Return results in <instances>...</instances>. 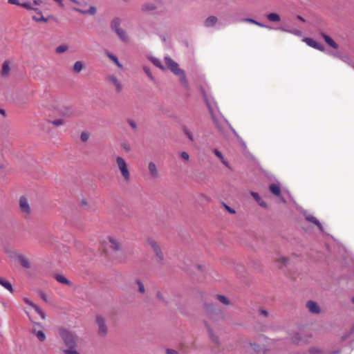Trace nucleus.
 <instances>
[{
	"instance_id": "1",
	"label": "nucleus",
	"mask_w": 354,
	"mask_h": 354,
	"mask_svg": "<svg viewBox=\"0 0 354 354\" xmlns=\"http://www.w3.org/2000/svg\"><path fill=\"white\" fill-rule=\"evenodd\" d=\"M165 61L167 66L169 70L176 75L179 77V80L183 86L188 89L189 83L187 80L185 71L179 68L178 64L174 62L171 57L167 56L165 57Z\"/></svg>"
},
{
	"instance_id": "2",
	"label": "nucleus",
	"mask_w": 354,
	"mask_h": 354,
	"mask_svg": "<svg viewBox=\"0 0 354 354\" xmlns=\"http://www.w3.org/2000/svg\"><path fill=\"white\" fill-rule=\"evenodd\" d=\"M59 333L64 345L67 347L66 349L77 348L78 337L75 333L66 328L59 329Z\"/></svg>"
},
{
	"instance_id": "3",
	"label": "nucleus",
	"mask_w": 354,
	"mask_h": 354,
	"mask_svg": "<svg viewBox=\"0 0 354 354\" xmlns=\"http://www.w3.org/2000/svg\"><path fill=\"white\" fill-rule=\"evenodd\" d=\"M121 19L119 17H115L111 21L110 27L112 31H113L117 36L124 42H127L129 37L126 31L120 27Z\"/></svg>"
},
{
	"instance_id": "4",
	"label": "nucleus",
	"mask_w": 354,
	"mask_h": 354,
	"mask_svg": "<svg viewBox=\"0 0 354 354\" xmlns=\"http://www.w3.org/2000/svg\"><path fill=\"white\" fill-rule=\"evenodd\" d=\"M116 162L122 176L124 178V180H129L130 178V174L128 170L127 165L124 159L122 158V157H118L116 159Z\"/></svg>"
},
{
	"instance_id": "5",
	"label": "nucleus",
	"mask_w": 354,
	"mask_h": 354,
	"mask_svg": "<svg viewBox=\"0 0 354 354\" xmlns=\"http://www.w3.org/2000/svg\"><path fill=\"white\" fill-rule=\"evenodd\" d=\"M33 328L31 330L32 334L35 335L40 342H44L46 339V335L43 332V325L39 322H33Z\"/></svg>"
},
{
	"instance_id": "6",
	"label": "nucleus",
	"mask_w": 354,
	"mask_h": 354,
	"mask_svg": "<svg viewBox=\"0 0 354 354\" xmlns=\"http://www.w3.org/2000/svg\"><path fill=\"white\" fill-rule=\"evenodd\" d=\"M96 323L98 325V335L105 336L107 333V327L104 318L100 315H97L96 317Z\"/></svg>"
},
{
	"instance_id": "7",
	"label": "nucleus",
	"mask_w": 354,
	"mask_h": 354,
	"mask_svg": "<svg viewBox=\"0 0 354 354\" xmlns=\"http://www.w3.org/2000/svg\"><path fill=\"white\" fill-rule=\"evenodd\" d=\"M202 93H203L204 100H205L206 105L208 108L209 112L211 115V117H212L213 115H215L214 111L217 108L216 103L214 100L211 101L207 97V94L204 89H202Z\"/></svg>"
},
{
	"instance_id": "8",
	"label": "nucleus",
	"mask_w": 354,
	"mask_h": 354,
	"mask_svg": "<svg viewBox=\"0 0 354 354\" xmlns=\"http://www.w3.org/2000/svg\"><path fill=\"white\" fill-rule=\"evenodd\" d=\"M212 119L214 122V124L218 129L219 131L223 132L224 131V124H226L228 126H230V124L225 119H218L216 117V115H213Z\"/></svg>"
},
{
	"instance_id": "9",
	"label": "nucleus",
	"mask_w": 354,
	"mask_h": 354,
	"mask_svg": "<svg viewBox=\"0 0 354 354\" xmlns=\"http://www.w3.org/2000/svg\"><path fill=\"white\" fill-rule=\"evenodd\" d=\"M19 207L22 212L26 214H30V207L28 204V200L25 197H21L19 200Z\"/></svg>"
},
{
	"instance_id": "10",
	"label": "nucleus",
	"mask_w": 354,
	"mask_h": 354,
	"mask_svg": "<svg viewBox=\"0 0 354 354\" xmlns=\"http://www.w3.org/2000/svg\"><path fill=\"white\" fill-rule=\"evenodd\" d=\"M306 306L309 311L313 314H319L320 312V308L319 305L312 300H310L307 302Z\"/></svg>"
},
{
	"instance_id": "11",
	"label": "nucleus",
	"mask_w": 354,
	"mask_h": 354,
	"mask_svg": "<svg viewBox=\"0 0 354 354\" xmlns=\"http://www.w3.org/2000/svg\"><path fill=\"white\" fill-rule=\"evenodd\" d=\"M321 35L322 38L324 39L325 42L331 48L334 49H337L339 48V45L328 35L324 32H321Z\"/></svg>"
},
{
	"instance_id": "12",
	"label": "nucleus",
	"mask_w": 354,
	"mask_h": 354,
	"mask_svg": "<svg viewBox=\"0 0 354 354\" xmlns=\"http://www.w3.org/2000/svg\"><path fill=\"white\" fill-rule=\"evenodd\" d=\"M109 241L110 243V248L115 252L120 251L122 250L121 243L115 239L113 237H109Z\"/></svg>"
},
{
	"instance_id": "13",
	"label": "nucleus",
	"mask_w": 354,
	"mask_h": 354,
	"mask_svg": "<svg viewBox=\"0 0 354 354\" xmlns=\"http://www.w3.org/2000/svg\"><path fill=\"white\" fill-rule=\"evenodd\" d=\"M109 80L115 86L117 93H120L122 90V85L118 78L114 75L109 76Z\"/></svg>"
},
{
	"instance_id": "14",
	"label": "nucleus",
	"mask_w": 354,
	"mask_h": 354,
	"mask_svg": "<svg viewBox=\"0 0 354 354\" xmlns=\"http://www.w3.org/2000/svg\"><path fill=\"white\" fill-rule=\"evenodd\" d=\"M306 221L315 224L317 226L320 231H323V226L318 219L312 215H307L305 216Z\"/></svg>"
},
{
	"instance_id": "15",
	"label": "nucleus",
	"mask_w": 354,
	"mask_h": 354,
	"mask_svg": "<svg viewBox=\"0 0 354 354\" xmlns=\"http://www.w3.org/2000/svg\"><path fill=\"white\" fill-rule=\"evenodd\" d=\"M218 22V18L215 16H209L204 21V26L205 27H212L214 26Z\"/></svg>"
},
{
	"instance_id": "16",
	"label": "nucleus",
	"mask_w": 354,
	"mask_h": 354,
	"mask_svg": "<svg viewBox=\"0 0 354 354\" xmlns=\"http://www.w3.org/2000/svg\"><path fill=\"white\" fill-rule=\"evenodd\" d=\"M244 21H247V22H250L251 24H255L259 27H261V28H266L268 29H270V30H272L274 28L271 26H269V25H266V24H264L261 22H259L254 19H251V18H245L243 19Z\"/></svg>"
},
{
	"instance_id": "17",
	"label": "nucleus",
	"mask_w": 354,
	"mask_h": 354,
	"mask_svg": "<svg viewBox=\"0 0 354 354\" xmlns=\"http://www.w3.org/2000/svg\"><path fill=\"white\" fill-rule=\"evenodd\" d=\"M55 279L56 281L60 283L67 285L68 286H71L73 285L72 282L67 279L64 275L57 274L55 276Z\"/></svg>"
},
{
	"instance_id": "18",
	"label": "nucleus",
	"mask_w": 354,
	"mask_h": 354,
	"mask_svg": "<svg viewBox=\"0 0 354 354\" xmlns=\"http://www.w3.org/2000/svg\"><path fill=\"white\" fill-rule=\"evenodd\" d=\"M206 326L207 328L209 337L211 339V340L217 346H219L220 341L218 337L214 333L213 330L207 324H206Z\"/></svg>"
},
{
	"instance_id": "19",
	"label": "nucleus",
	"mask_w": 354,
	"mask_h": 354,
	"mask_svg": "<svg viewBox=\"0 0 354 354\" xmlns=\"http://www.w3.org/2000/svg\"><path fill=\"white\" fill-rule=\"evenodd\" d=\"M60 113L62 115L66 116L67 118H71L75 116V112L73 111V109L69 106L63 107L60 110Z\"/></svg>"
},
{
	"instance_id": "20",
	"label": "nucleus",
	"mask_w": 354,
	"mask_h": 354,
	"mask_svg": "<svg viewBox=\"0 0 354 354\" xmlns=\"http://www.w3.org/2000/svg\"><path fill=\"white\" fill-rule=\"evenodd\" d=\"M147 245L153 250L155 254L158 253L160 250H161L159 245L152 239H148L147 241Z\"/></svg>"
},
{
	"instance_id": "21",
	"label": "nucleus",
	"mask_w": 354,
	"mask_h": 354,
	"mask_svg": "<svg viewBox=\"0 0 354 354\" xmlns=\"http://www.w3.org/2000/svg\"><path fill=\"white\" fill-rule=\"evenodd\" d=\"M148 168L151 176L153 178H157L158 177V171L155 163H153V162H150L149 163Z\"/></svg>"
},
{
	"instance_id": "22",
	"label": "nucleus",
	"mask_w": 354,
	"mask_h": 354,
	"mask_svg": "<svg viewBox=\"0 0 354 354\" xmlns=\"http://www.w3.org/2000/svg\"><path fill=\"white\" fill-rule=\"evenodd\" d=\"M18 259L19 260L22 267L25 268H30L31 267V263L25 256L20 254L18 256Z\"/></svg>"
},
{
	"instance_id": "23",
	"label": "nucleus",
	"mask_w": 354,
	"mask_h": 354,
	"mask_svg": "<svg viewBox=\"0 0 354 354\" xmlns=\"http://www.w3.org/2000/svg\"><path fill=\"white\" fill-rule=\"evenodd\" d=\"M251 195L261 207H267V203L261 199V196L257 192H252Z\"/></svg>"
},
{
	"instance_id": "24",
	"label": "nucleus",
	"mask_w": 354,
	"mask_h": 354,
	"mask_svg": "<svg viewBox=\"0 0 354 354\" xmlns=\"http://www.w3.org/2000/svg\"><path fill=\"white\" fill-rule=\"evenodd\" d=\"M270 192L275 196H279L281 194V188L279 185L277 184H270L269 186Z\"/></svg>"
},
{
	"instance_id": "25",
	"label": "nucleus",
	"mask_w": 354,
	"mask_h": 354,
	"mask_svg": "<svg viewBox=\"0 0 354 354\" xmlns=\"http://www.w3.org/2000/svg\"><path fill=\"white\" fill-rule=\"evenodd\" d=\"M0 284L3 286L6 289L10 291L11 293L14 292V288L12 284L5 279L0 277Z\"/></svg>"
},
{
	"instance_id": "26",
	"label": "nucleus",
	"mask_w": 354,
	"mask_h": 354,
	"mask_svg": "<svg viewBox=\"0 0 354 354\" xmlns=\"http://www.w3.org/2000/svg\"><path fill=\"white\" fill-rule=\"evenodd\" d=\"M106 55L113 61L119 68H122V65L120 64L118 57L110 52H106Z\"/></svg>"
},
{
	"instance_id": "27",
	"label": "nucleus",
	"mask_w": 354,
	"mask_h": 354,
	"mask_svg": "<svg viewBox=\"0 0 354 354\" xmlns=\"http://www.w3.org/2000/svg\"><path fill=\"white\" fill-rule=\"evenodd\" d=\"M267 19L272 22H279L281 20V17L279 14L275 12H271L267 15Z\"/></svg>"
},
{
	"instance_id": "28",
	"label": "nucleus",
	"mask_w": 354,
	"mask_h": 354,
	"mask_svg": "<svg viewBox=\"0 0 354 354\" xmlns=\"http://www.w3.org/2000/svg\"><path fill=\"white\" fill-rule=\"evenodd\" d=\"M281 30L284 32H289V33H291L294 35H296V36H298V37H300L302 35V32L299 29H289V28H281Z\"/></svg>"
},
{
	"instance_id": "29",
	"label": "nucleus",
	"mask_w": 354,
	"mask_h": 354,
	"mask_svg": "<svg viewBox=\"0 0 354 354\" xmlns=\"http://www.w3.org/2000/svg\"><path fill=\"white\" fill-rule=\"evenodd\" d=\"M156 9V6L154 4L151 3H144L142 6V10L145 11H145L150 12V11H153Z\"/></svg>"
},
{
	"instance_id": "30",
	"label": "nucleus",
	"mask_w": 354,
	"mask_h": 354,
	"mask_svg": "<svg viewBox=\"0 0 354 354\" xmlns=\"http://www.w3.org/2000/svg\"><path fill=\"white\" fill-rule=\"evenodd\" d=\"M10 66L8 62H5L2 66L1 75L2 76H7L10 72Z\"/></svg>"
},
{
	"instance_id": "31",
	"label": "nucleus",
	"mask_w": 354,
	"mask_h": 354,
	"mask_svg": "<svg viewBox=\"0 0 354 354\" xmlns=\"http://www.w3.org/2000/svg\"><path fill=\"white\" fill-rule=\"evenodd\" d=\"M304 41L309 46L315 48L317 42L312 38L305 37Z\"/></svg>"
},
{
	"instance_id": "32",
	"label": "nucleus",
	"mask_w": 354,
	"mask_h": 354,
	"mask_svg": "<svg viewBox=\"0 0 354 354\" xmlns=\"http://www.w3.org/2000/svg\"><path fill=\"white\" fill-rule=\"evenodd\" d=\"M84 64L81 61H77L73 65V71L78 73L83 68Z\"/></svg>"
},
{
	"instance_id": "33",
	"label": "nucleus",
	"mask_w": 354,
	"mask_h": 354,
	"mask_svg": "<svg viewBox=\"0 0 354 354\" xmlns=\"http://www.w3.org/2000/svg\"><path fill=\"white\" fill-rule=\"evenodd\" d=\"M183 132L185 133V134L187 136V137L188 138V139L193 142L194 140V136H193V134L192 133L187 129V127L185 126H183Z\"/></svg>"
},
{
	"instance_id": "34",
	"label": "nucleus",
	"mask_w": 354,
	"mask_h": 354,
	"mask_svg": "<svg viewBox=\"0 0 354 354\" xmlns=\"http://www.w3.org/2000/svg\"><path fill=\"white\" fill-rule=\"evenodd\" d=\"M37 14L40 15L39 17H37L36 16H33L32 17V19L35 21H37V22H40V21H42V22H47L48 19L46 18H45L43 15H42V13L41 11H39L37 10Z\"/></svg>"
},
{
	"instance_id": "35",
	"label": "nucleus",
	"mask_w": 354,
	"mask_h": 354,
	"mask_svg": "<svg viewBox=\"0 0 354 354\" xmlns=\"http://www.w3.org/2000/svg\"><path fill=\"white\" fill-rule=\"evenodd\" d=\"M150 60L158 68L160 69H164V66L159 59L156 57H151Z\"/></svg>"
},
{
	"instance_id": "36",
	"label": "nucleus",
	"mask_w": 354,
	"mask_h": 354,
	"mask_svg": "<svg viewBox=\"0 0 354 354\" xmlns=\"http://www.w3.org/2000/svg\"><path fill=\"white\" fill-rule=\"evenodd\" d=\"M20 6L23 7V8L27 9V10H35V11H37L38 10V8H33L32 6L31 3H28V2L21 3Z\"/></svg>"
},
{
	"instance_id": "37",
	"label": "nucleus",
	"mask_w": 354,
	"mask_h": 354,
	"mask_svg": "<svg viewBox=\"0 0 354 354\" xmlns=\"http://www.w3.org/2000/svg\"><path fill=\"white\" fill-rule=\"evenodd\" d=\"M217 299L223 304L225 305H229L230 304V300L225 296L218 295L216 296Z\"/></svg>"
},
{
	"instance_id": "38",
	"label": "nucleus",
	"mask_w": 354,
	"mask_h": 354,
	"mask_svg": "<svg viewBox=\"0 0 354 354\" xmlns=\"http://www.w3.org/2000/svg\"><path fill=\"white\" fill-rule=\"evenodd\" d=\"M136 283L138 285V291L141 293H144L145 292V286L143 283L141 281L140 279H136Z\"/></svg>"
},
{
	"instance_id": "39",
	"label": "nucleus",
	"mask_w": 354,
	"mask_h": 354,
	"mask_svg": "<svg viewBox=\"0 0 354 354\" xmlns=\"http://www.w3.org/2000/svg\"><path fill=\"white\" fill-rule=\"evenodd\" d=\"M34 309L36 311V313L41 317V319H44L46 318L45 313L38 306L36 305Z\"/></svg>"
},
{
	"instance_id": "40",
	"label": "nucleus",
	"mask_w": 354,
	"mask_h": 354,
	"mask_svg": "<svg viewBox=\"0 0 354 354\" xmlns=\"http://www.w3.org/2000/svg\"><path fill=\"white\" fill-rule=\"evenodd\" d=\"M292 342L294 344H299L302 341L301 337L299 333H295L291 338Z\"/></svg>"
},
{
	"instance_id": "41",
	"label": "nucleus",
	"mask_w": 354,
	"mask_h": 354,
	"mask_svg": "<svg viewBox=\"0 0 354 354\" xmlns=\"http://www.w3.org/2000/svg\"><path fill=\"white\" fill-rule=\"evenodd\" d=\"M68 49V46L66 45H60L57 46L55 49V52L57 53H62L66 51Z\"/></svg>"
},
{
	"instance_id": "42",
	"label": "nucleus",
	"mask_w": 354,
	"mask_h": 354,
	"mask_svg": "<svg viewBox=\"0 0 354 354\" xmlns=\"http://www.w3.org/2000/svg\"><path fill=\"white\" fill-rule=\"evenodd\" d=\"M288 259L287 257H281L278 259L277 261L279 263H280L281 265L283 266H286L288 263Z\"/></svg>"
},
{
	"instance_id": "43",
	"label": "nucleus",
	"mask_w": 354,
	"mask_h": 354,
	"mask_svg": "<svg viewBox=\"0 0 354 354\" xmlns=\"http://www.w3.org/2000/svg\"><path fill=\"white\" fill-rule=\"evenodd\" d=\"M49 122L55 126H60L64 124V120L63 119H56L54 120H50Z\"/></svg>"
},
{
	"instance_id": "44",
	"label": "nucleus",
	"mask_w": 354,
	"mask_h": 354,
	"mask_svg": "<svg viewBox=\"0 0 354 354\" xmlns=\"http://www.w3.org/2000/svg\"><path fill=\"white\" fill-rule=\"evenodd\" d=\"M143 70L145 71V73L147 74V75L151 80H153V76L149 69V67L147 66H144L143 67Z\"/></svg>"
},
{
	"instance_id": "45",
	"label": "nucleus",
	"mask_w": 354,
	"mask_h": 354,
	"mask_svg": "<svg viewBox=\"0 0 354 354\" xmlns=\"http://www.w3.org/2000/svg\"><path fill=\"white\" fill-rule=\"evenodd\" d=\"M157 258L158 259V262L160 263H162L163 262V260H164V254H163V252H162V250H160L158 253L156 254Z\"/></svg>"
},
{
	"instance_id": "46",
	"label": "nucleus",
	"mask_w": 354,
	"mask_h": 354,
	"mask_svg": "<svg viewBox=\"0 0 354 354\" xmlns=\"http://www.w3.org/2000/svg\"><path fill=\"white\" fill-rule=\"evenodd\" d=\"M63 353L64 354H80V353H78L75 348H72V349H64L63 351Z\"/></svg>"
},
{
	"instance_id": "47",
	"label": "nucleus",
	"mask_w": 354,
	"mask_h": 354,
	"mask_svg": "<svg viewBox=\"0 0 354 354\" xmlns=\"http://www.w3.org/2000/svg\"><path fill=\"white\" fill-rule=\"evenodd\" d=\"M127 122L129 123V124L131 126V127L136 131L137 130V124L136 123L135 121H133V120L131 119H128L127 120Z\"/></svg>"
},
{
	"instance_id": "48",
	"label": "nucleus",
	"mask_w": 354,
	"mask_h": 354,
	"mask_svg": "<svg viewBox=\"0 0 354 354\" xmlns=\"http://www.w3.org/2000/svg\"><path fill=\"white\" fill-rule=\"evenodd\" d=\"M80 138L82 142H86L88 140V135L86 132H82L80 135Z\"/></svg>"
},
{
	"instance_id": "49",
	"label": "nucleus",
	"mask_w": 354,
	"mask_h": 354,
	"mask_svg": "<svg viewBox=\"0 0 354 354\" xmlns=\"http://www.w3.org/2000/svg\"><path fill=\"white\" fill-rule=\"evenodd\" d=\"M96 13V8L95 6H91L89 9L86 10V14L95 15Z\"/></svg>"
},
{
	"instance_id": "50",
	"label": "nucleus",
	"mask_w": 354,
	"mask_h": 354,
	"mask_svg": "<svg viewBox=\"0 0 354 354\" xmlns=\"http://www.w3.org/2000/svg\"><path fill=\"white\" fill-rule=\"evenodd\" d=\"M24 301L26 304L29 305L30 306H31V307H32V308H35V306H36V304H34V303H33L30 299H29L28 298H24Z\"/></svg>"
},
{
	"instance_id": "51",
	"label": "nucleus",
	"mask_w": 354,
	"mask_h": 354,
	"mask_svg": "<svg viewBox=\"0 0 354 354\" xmlns=\"http://www.w3.org/2000/svg\"><path fill=\"white\" fill-rule=\"evenodd\" d=\"M214 153L220 160H223L224 157L220 151L218 149H214Z\"/></svg>"
},
{
	"instance_id": "52",
	"label": "nucleus",
	"mask_w": 354,
	"mask_h": 354,
	"mask_svg": "<svg viewBox=\"0 0 354 354\" xmlns=\"http://www.w3.org/2000/svg\"><path fill=\"white\" fill-rule=\"evenodd\" d=\"M180 156L183 159L185 160H188L189 158V155L185 152V151H183L180 153Z\"/></svg>"
},
{
	"instance_id": "53",
	"label": "nucleus",
	"mask_w": 354,
	"mask_h": 354,
	"mask_svg": "<svg viewBox=\"0 0 354 354\" xmlns=\"http://www.w3.org/2000/svg\"><path fill=\"white\" fill-rule=\"evenodd\" d=\"M319 352H320V351L318 348H315V347L310 348L309 349V353L310 354H316V353H319Z\"/></svg>"
},
{
	"instance_id": "54",
	"label": "nucleus",
	"mask_w": 354,
	"mask_h": 354,
	"mask_svg": "<svg viewBox=\"0 0 354 354\" xmlns=\"http://www.w3.org/2000/svg\"><path fill=\"white\" fill-rule=\"evenodd\" d=\"M167 354H179L177 351L171 348H167L166 350Z\"/></svg>"
},
{
	"instance_id": "55",
	"label": "nucleus",
	"mask_w": 354,
	"mask_h": 354,
	"mask_svg": "<svg viewBox=\"0 0 354 354\" xmlns=\"http://www.w3.org/2000/svg\"><path fill=\"white\" fill-rule=\"evenodd\" d=\"M315 49H317L320 51H324L325 47L322 44L317 43V46H315Z\"/></svg>"
},
{
	"instance_id": "56",
	"label": "nucleus",
	"mask_w": 354,
	"mask_h": 354,
	"mask_svg": "<svg viewBox=\"0 0 354 354\" xmlns=\"http://www.w3.org/2000/svg\"><path fill=\"white\" fill-rule=\"evenodd\" d=\"M8 1L10 4L17 5V6H19L21 5V3L19 2V0H8Z\"/></svg>"
},
{
	"instance_id": "57",
	"label": "nucleus",
	"mask_w": 354,
	"mask_h": 354,
	"mask_svg": "<svg viewBox=\"0 0 354 354\" xmlns=\"http://www.w3.org/2000/svg\"><path fill=\"white\" fill-rule=\"evenodd\" d=\"M225 205V209L231 214H234L235 213V211L231 208L230 207H229L228 205H227L226 204H224Z\"/></svg>"
},
{
	"instance_id": "58",
	"label": "nucleus",
	"mask_w": 354,
	"mask_h": 354,
	"mask_svg": "<svg viewBox=\"0 0 354 354\" xmlns=\"http://www.w3.org/2000/svg\"><path fill=\"white\" fill-rule=\"evenodd\" d=\"M342 60L346 63H347L348 65L351 64V62L349 61V58L348 57H346V56H344L342 58Z\"/></svg>"
},
{
	"instance_id": "59",
	"label": "nucleus",
	"mask_w": 354,
	"mask_h": 354,
	"mask_svg": "<svg viewBox=\"0 0 354 354\" xmlns=\"http://www.w3.org/2000/svg\"><path fill=\"white\" fill-rule=\"evenodd\" d=\"M40 297L44 301H47V296L44 292H41L40 293Z\"/></svg>"
},
{
	"instance_id": "60",
	"label": "nucleus",
	"mask_w": 354,
	"mask_h": 354,
	"mask_svg": "<svg viewBox=\"0 0 354 354\" xmlns=\"http://www.w3.org/2000/svg\"><path fill=\"white\" fill-rule=\"evenodd\" d=\"M259 311H260L261 314L263 315L265 317L268 315V311L264 310V309H260Z\"/></svg>"
},
{
	"instance_id": "61",
	"label": "nucleus",
	"mask_w": 354,
	"mask_h": 354,
	"mask_svg": "<svg viewBox=\"0 0 354 354\" xmlns=\"http://www.w3.org/2000/svg\"><path fill=\"white\" fill-rule=\"evenodd\" d=\"M157 298L160 300V301H164V299H163V297H162V295L161 294L160 292H157Z\"/></svg>"
},
{
	"instance_id": "62",
	"label": "nucleus",
	"mask_w": 354,
	"mask_h": 354,
	"mask_svg": "<svg viewBox=\"0 0 354 354\" xmlns=\"http://www.w3.org/2000/svg\"><path fill=\"white\" fill-rule=\"evenodd\" d=\"M74 10L78 12H80L82 14H86V10H81L80 8H75Z\"/></svg>"
},
{
	"instance_id": "63",
	"label": "nucleus",
	"mask_w": 354,
	"mask_h": 354,
	"mask_svg": "<svg viewBox=\"0 0 354 354\" xmlns=\"http://www.w3.org/2000/svg\"><path fill=\"white\" fill-rule=\"evenodd\" d=\"M231 131H232V133H234V135L236 136V137H239V135L238 133H236V131H235V129L230 125L229 126Z\"/></svg>"
},
{
	"instance_id": "64",
	"label": "nucleus",
	"mask_w": 354,
	"mask_h": 354,
	"mask_svg": "<svg viewBox=\"0 0 354 354\" xmlns=\"http://www.w3.org/2000/svg\"><path fill=\"white\" fill-rule=\"evenodd\" d=\"M297 19L298 20L301 21V22H305L306 21L305 19L303 17H301V15H297Z\"/></svg>"
}]
</instances>
